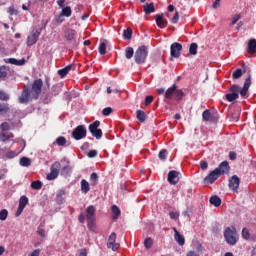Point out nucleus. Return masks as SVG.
Instances as JSON below:
<instances>
[{"mask_svg": "<svg viewBox=\"0 0 256 256\" xmlns=\"http://www.w3.org/2000/svg\"><path fill=\"white\" fill-rule=\"evenodd\" d=\"M242 76H243V70H241V68L236 69L232 74L233 79H240V77Z\"/></svg>", "mask_w": 256, "mask_h": 256, "instance_id": "obj_42", "label": "nucleus"}, {"mask_svg": "<svg viewBox=\"0 0 256 256\" xmlns=\"http://www.w3.org/2000/svg\"><path fill=\"white\" fill-rule=\"evenodd\" d=\"M13 137V133L5 131L0 134V141H8V139H11Z\"/></svg>", "mask_w": 256, "mask_h": 256, "instance_id": "obj_34", "label": "nucleus"}, {"mask_svg": "<svg viewBox=\"0 0 256 256\" xmlns=\"http://www.w3.org/2000/svg\"><path fill=\"white\" fill-rule=\"evenodd\" d=\"M9 111V106L5 104H0V115L3 113H7Z\"/></svg>", "mask_w": 256, "mask_h": 256, "instance_id": "obj_57", "label": "nucleus"}, {"mask_svg": "<svg viewBox=\"0 0 256 256\" xmlns=\"http://www.w3.org/2000/svg\"><path fill=\"white\" fill-rule=\"evenodd\" d=\"M153 103V96H147L145 98V105H151Z\"/></svg>", "mask_w": 256, "mask_h": 256, "instance_id": "obj_61", "label": "nucleus"}, {"mask_svg": "<svg viewBox=\"0 0 256 256\" xmlns=\"http://www.w3.org/2000/svg\"><path fill=\"white\" fill-rule=\"evenodd\" d=\"M200 167L202 171H205L209 168V163H207L205 160H202L200 161Z\"/></svg>", "mask_w": 256, "mask_h": 256, "instance_id": "obj_56", "label": "nucleus"}, {"mask_svg": "<svg viewBox=\"0 0 256 256\" xmlns=\"http://www.w3.org/2000/svg\"><path fill=\"white\" fill-rule=\"evenodd\" d=\"M112 211V219H119V215H121V210L116 205H113L111 208Z\"/></svg>", "mask_w": 256, "mask_h": 256, "instance_id": "obj_31", "label": "nucleus"}, {"mask_svg": "<svg viewBox=\"0 0 256 256\" xmlns=\"http://www.w3.org/2000/svg\"><path fill=\"white\" fill-rule=\"evenodd\" d=\"M185 96V92H183V90L181 89H175L174 91V101H181V99H183V97Z\"/></svg>", "mask_w": 256, "mask_h": 256, "instance_id": "obj_30", "label": "nucleus"}, {"mask_svg": "<svg viewBox=\"0 0 256 256\" xmlns=\"http://www.w3.org/2000/svg\"><path fill=\"white\" fill-rule=\"evenodd\" d=\"M56 144L59 147H65V145H67V139L63 136H60L56 139Z\"/></svg>", "mask_w": 256, "mask_h": 256, "instance_id": "obj_39", "label": "nucleus"}, {"mask_svg": "<svg viewBox=\"0 0 256 256\" xmlns=\"http://www.w3.org/2000/svg\"><path fill=\"white\" fill-rule=\"evenodd\" d=\"M171 23L177 24L179 23V12L176 10L174 16L171 18Z\"/></svg>", "mask_w": 256, "mask_h": 256, "instance_id": "obj_54", "label": "nucleus"}, {"mask_svg": "<svg viewBox=\"0 0 256 256\" xmlns=\"http://www.w3.org/2000/svg\"><path fill=\"white\" fill-rule=\"evenodd\" d=\"M8 73L5 66H0V79H6Z\"/></svg>", "mask_w": 256, "mask_h": 256, "instance_id": "obj_47", "label": "nucleus"}, {"mask_svg": "<svg viewBox=\"0 0 256 256\" xmlns=\"http://www.w3.org/2000/svg\"><path fill=\"white\" fill-rule=\"evenodd\" d=\"M158 157H159L160 161H165L167 159V149H162L159 152Z\"/></svg>", "mask_w": 256, "mask_h": 256, "instance_id": "obj_45", "label": "nucleus"}, {"mask_svg": "<svg viewBox=\"0 0 256 256\" xmlns=\"http://www.w3.org/2000/svg\"><path fill=\"white\" fill-rule=\"evenodd\" d=\"M33 99L35 98H33V94L29 87L24 86L21 95L18 98V102L21 105H28V103H31L33 101Z\"/></svg>", "mask_w": 256, "mask_h": 256, "instance_id": "obj_4", "label": "nucleus"}, {"mask_svg": "<svg viewBox=\"0 0 256 256\" xmlns=\"http://www.w3.org/2000/svg\"><path fill=\"white\" fill-rule=\"evenodd\" d=\"M224 239L228 245H237L239 241L237 228H235V226L226 227L224 230Z\"/></svg>", "mask_w": 256, "mask_h": 256, "instance_id": "obj_1", "label": "nucleus"}, {"mask_svg": "<svg viewBox=\"0 0 256 256\" xmlns=\"http://www.w3.org/2000/svg\"><path fill=\"white\" fill-rule=\"evenodd\" d=\"M147 55H149V48L143 45L140 46L134 54V60L137 65H143L147 61Z\"/></svg>", "mask_w": 256, "mask_h": 256, "instance_id": "obj_2", "label": "nucleus"}, {"mask_svg": "<svg viewBox=\"0 0 256 256\" xmlns=\"http://www.w3.org/2000/svg\"><path fill=\"white\" fill-rule=\"evenodd\" d=\"M111 113H113V108L111 107H106L102 110V115H104V117H109Z\"/></svg>", "mask_w": 256, "mask_h": 256, "instance_id": "obj_48", "label": "nucleus"}, {"mask_svg": "<svg viewBox=\"0 0 256 256\" xmlns=\"http://www.w3.org/2000/svg\"><path fill=\"white\" fill-rule=\"evenodd\" d=\"M174 231V239L182 247V245H185V237L181 235V233L177 230L176 227H173Z\"/></svg>", "mask_w": 256, "mask_h": 256, "instance_id": "obj_18", "label": "nucleus"}, {"mask_svg": "<svg viewBox=\"0 0 256 256\" xmlns=\"http://www.w3.org/2000/svg\"><path fill=\"white\" fill-rule=\"evenodd\" d=\"M73 15V11L71 10V6H64L60 13V17H71Z\"/></svg>", "mask_w": 256, "mask_h": 256, "instance_id": "obj_25", "label": "nucleus"}, {"mask_svg": "<svg viewBox=\"0 0 256 256\" xmlns=\"http://www.w3.org/2000/svg\"><path fill=\"white\" fill-rule=\"evenodd\" d=\"M90 180L92 181L91 182V185L93 186V187H95V185H97V181L99 180V176L97 175V173H92L91 175H90Z\"/></svg>", "mask_w": 256, "mask_h": 256, "instance_id": "obj_43", "label": "nucleus"}, {"mask_svg": "<svg viewBox=\"0 0 256 256\" xmlns=\"http://www.w3.org/2000/svg\"><path fill=\"white\" fill-rule=\"evenodd\" d=\"M117 234L112 232L108 238L107 247L112 249V251H117L121 247V244L117 243Z\"/></svg>", "mask_w": 256, "mask_h": 256, "instance_id": "obj_12", "label": "nucleus"}, {"mask_svg": "<svg viewBox=\"0 0 256 256\" xmlns=\"http://www.w3.org/2000/svg\"><path fill=\"white\" fill-rule=\"evenodd\" d=\"M136 117L138 121H140V123H145V121H147V114L145 113V111L137 110Z\"/></svg>", "mask_w": 256, "mask_h": 256, "instance_id": "obj_26", "label": "nucleus"}, {"mask_svg": "<svg viewBox=\"0 0 256 256\" xmlns=\"http://www.w3.org/2000/svg\"><path fill=\"white\" fill-rule=\"evenodd\" d=\"M0 101H9V94L0 90Z\"/></svg>", "mask_w": 256, "mask_h": 256, "instance_id": "obj_51", "label": "nucleus"}, {"mask_svg": "<svg viewBox=\"0 0 256 256\" xmlns=\"http://www.w3.org/2000/svg\"><path fill=\"white\" fill-rule=\"evenodd\" d=\"M215 170L221 177V175L229 174V171H231V166H229V162L223 161L217 168H215Z\"/></svg>", "mask_w": 256, "mask_h": 256, "instance_id": "obj_13", "label": "nucleus"}, {"mask_svg": "<svg viewBox=\"0 0 256 256\" xmlns=\"http://www.w3.org/2000/svg\"><path fill=\"white\" fill-rule=\"evenodd\" d=\"M133 55H135V50H133V47H127L125 49L126 59H133Z\"/></svg>", "mask_w": 256, "mask_h": 256, "instance_id": "obj_36", "label": "nucleus"}, {"mask_svg": "<svg viewBox=\"0 0 256 256\" xmlns=\"http://www.w3.org/2000/svg\"><path fill=\"white\" fill-rule=\"evenodd\" d=\"M240 19H241V15L236 14L235 16H233L231 24L236 25L237 21H239Z\"/></svg>", "mask_w": 256, "mask_h": 256, "instance_id": "obj_60", "label": "nucleus"}, {"mask_svg": "<svg viewBox=\"0 0 256 256\" xmlns=\"http://www.w3.org/2000/svg\"><path fill=\"white\" fill-rule=\"evenodd\" d=\"M78 256H87V249L85 248L80 249Z\"/></svg>", "mask_w": 256, "mask_h": 256, "instance_id": "obj_64", "label": "nucleus"}, {"mask_svg": "<svg viewBox=\"0 0 256 256\" xmlns=\"http://www.w3.org/2000/svg\"><path fill=\"white\" fill-rule=\"evenodd\" d=\"M72 137L75 139V141L85 139V137H87V128H85V125L77 126L72 132Z\"/></svg>", "mask_w": 256, "mask_h": 256, "instance_id": "obj_8", "label": "nucleus"}, {"mask_svg": "<svg viewBox=\"0 0 256 256\" xmlns=\"http://www.w3.org/2000/svg\"><path fill=\"white\" fill-rule=\"evenodd\" d=\"M7 63H10V65H18V66H21V65H25L26 63V60L25 58H22L21 60H17L15 58H9L7 60Z\"/></svg>", "mask_w": 256, "mask_h": 256, "instance_id": "obj_28", "label": "nucleus"}, {"mask_svg": "<svg viewBox=\"0 0 256 256\" xmlns=\"http://www.w3.org/2000/svg\"><path fill=\"white\" fill-rule=\"evenodd\" d=\"M21 167H29L31 166V159L28 157H22L19 161Z\"/></svg>", "mask_w": 256, "mask_h": 256, "instance_id": "obj_35", "label": "nucleus"}, {"mask_svg": "<svg viewBox=\"0 0 256 256\" xmlns=\"http://www.w3.org/2000/svg\"><path fill=\"white\" fill-rule=\"evenodd\" d=\"M123 37L127 41H131V39L133 37V29H131V28L125 29L124 32H123Z\"/></svg>", "mask_w": 256, "mask_h": 256, "instance_id": "obj_32", "label": "nucleus"}, {"mask_svg": "<svg viewBox=\"0 0 256 256\" xmlns=\"http://www.w3.org/2000/svg\"><path fill=\"white\" fill-rule=\"evenodd\" d=\"M97 155H98L97 150H90L87 153V157H89V159H93V158L97 157Z\"/></svg>", "mask_w": 256, "mask_h": 256, "instance_id": "obj_55", "label": "nucleus"}, {"mask_svg": "<svg viewBox=\"0 0 256 256\" xmlns=\"http://www.w3.org/2000/svg\"><path fill=\"white\" fill-rule=\"evenodd\" d=\"M239 185H241V179L237 175H233L229 179L228 187L233 191V193H238L239 192Z\"/></svg>", "mask_w": 256, "mask_h": 256, "instance_id": "obj_11", "label": "nucleus"}, {"mask_svg": "<svg viewBox=\"0 0 256 256\" xmlns=\"http://www.w3.org/2000/svg\"><path fill=\"white\" fill-rule=\"evenodd\" d=\"M75 35H77V32L72 28H68L65 31L64 37L66 41H73L75 39Z\"/></svg>", "mask_w": 256, "mask_h": 256, "instance_id": "obj_21", "label": "nucleus"}, {"mask_svg": "<svg viewBox=\"0 0 256 256\" xmlns=\"http://www.w3.org/2000/svg\"><path fill=\"white\" fill-rule=\"evenodd\" d=\"M41 31H42V29L39 28L35 32H33L31 36H28V38H27V46L28 47H31V46L35 45V43H37V41L39 39V35H41Z\"/></svg>", "mask_w": 256, "mask_h": 256, "instance_id": "obj_16", "label": "nucleus"}, {"mask_svg": "<svg viewBox=\"0 0 256 256\" xmlns=\"http://www.w3.org/2000/svg\"><path fill=\"white\" fill-rule=\"evenodd\" d=\"M52 95H59V86L54 85V87H52Z\"/></svg>", "mask_w": 256, "mask_h": 256, "instance_id": "obj_63", "label": "nucleus"}, {"mask_svg": "<svg viewBox=\"0 0 256 256\" xmlns=\"http://www.w3.org/2000/svg\"><path fill=\"white\" fill-rule=\"evenodd\" d=\"M145 15H151V13H155V5L152 3H146L143 6Z\"/></svg>", "mask_w": 256, "mask_h": 256, "instance_id": "obj_23", "label": "nucleus"}, {"mask_svg": "<svg viewBox=\"0 0 256 256\" xmlns=\"http://www.w3.org/2000/svg\"><path fill=\"white\" fill-rule=\"evenodd\" d=\"M32 189H35L36 191H39L43 187V182L41 180H35L31 183Z\"/></svg>", "mask_w": 256, "mask_h": 256, "instance_id": "obj_38", "label": "nucleus"}, {"mask_svg": "<svg viewBox=\"0 0 256 256\" xmlns=\"http://www.w3.org/2000/svg\"><path fill=\"white\" fill-rule=\"evenodd\" d=\"M8 13L9 15H19V11H17V9H15L13 6L9 7Z\"/></svg>", "mask_w": 256, "mask_h": 256, "instance_id": "obj_58", "label": "nucleus"}, {"mask_svg": "<svg viewBox=\"0 0 256 256\" xmlns=\"http://www.w3.org/2000/svg\"><path fill=\"white\" fill-rule=\"evenodd\" d=\"M41 91H43V80H41V78H38L33 81L30 89V93H32L33 99H39Z\"/></svg>", "mask_w": 256, "mask_h": 256, "instance_id": "obj_5", "label": "nucleus"}, {"mask_svg": "<svg viewBox=\"0 0 256 256\" xmlns=\"http://www.w3.org/2000/svg\"><path fill=\"white\" fill-rule=\"evenodd\" d=\"M98 51L100 55H105L107 53V44L105 42L100 43Z\"/></svg>", "mask_w": 256, "mask_h": 256, "instance_id": "obj_41", "label": "nucleus"}, {"mask_svg": "<svg viewBox=\"0 0 256 256\" xmlns=\"http://www.w3.org/2000/svg\"><path fill=\"white\" fill-rule=\"evenodd\" d=\"M178 88L177 84H173L170 88H168L164 94L165 99H173L175 95V90Z\"/></svg>", "mask_w": 256, "mask_h": 256, "instance_id": "obj_20", "label": "nucleus"}, {"mask_svg": "<svg viewBox=\"0 0 256 256\" xmlns=\"http://www.w3.org/2000/svg\"><path fill=\"white\" fill-rule=\"evenodd\" d=\"M67 72L65 70V68H62L60 70H58V75L63 79V77H66L67 76Z\"/></svg>", "mask_w": 256, "mask_h": 256, "instance_id": "obj_59", "label": "nucleus"}, {"mask_svg": "<svg viewBox=\"0 0 256 256\" xmlns=\"http://www.w3.org/2000/svg\"><path fill=\"white\" fill-rule=\"evenodd\" d=\"M100 126L101 122L99 120L94 121L88 126L92 137H95V139H101V137H103V130L99 129Z\"/></svg>", "mask_w": 256, "mask_h": 256, "instance_id": "obj_6", "label": "nucleus"}, {"mask_svg": "<svg viewBox=\"0 0 256 256\" xmlns=\"http://www.w3.org/2000/svg\"><path fill=\"white\" fill-rule=\"evenodd\" d=\"M17 155H19V153H17L16 151H8L6 153L7 159H15V157H17Z\"/></svg>", "mask_w": 256, "mask_h": 256, "instance_id": "obj_49", "label": "nucleus"}, {"mask_svg": "<svg viewBox=\"0 0 256 256\" xmlns=\"http://www.w3.org/2000/svg\"><path fill=\"white\" fill-rule=\"evenodd\" d=\"M170 219H174L176 221V219H179V213L177 212H170L169 213Z\"/></svg>", "mask_w": 256, "mask_h": 256, "instance_id": "obj_62", "label": "nucleus"}, {"mask_svg": "<svg viewBox=\"0 0 256 256\" xmlns=\"http://www.w3.org/2000/svg\"><path fill=\"white\" fill-rule=\"evenodd\" d=\"M242 237L246 241L249 240L250 234H249V230L247 228L242 229Z\"/></svg>", "mask_w": 256, "mask_h": 256, "instance_id": "obj_52", "label": "nucleus"}, {"mask_svg": "<svg viewBox=\"0 0 256 256\" xmlns=\"http://www.w3.org/2000/svg\"><path fill=\"white\" fill-rule=\"evenodd\" d=\"M198 48H199V46L197 45V43H191V44H190V47H189V53H190V55H196Z\"/></svg>", "mask_w": 256, "mask_h": 256, "instance_id": "obj_40", "label": "nucleus"}, {"mask_svg": "<svg viewBox=\"0 0 256 256\" xmlns=\"http://www.w3.org/2000/svg\"><path fill=\"white\" fill-rule=\"evenodd\" d=\"M243 87L246 89H249V87H251V74H249L248 77L245 79Z\"/></svg>", "mask_w": 256, "mask_h": 256, "instance_id": "obj_53", "label": "nucleus"}, {"mask_svg": "<svg viewBox=\"0 0 256 256\" xmlns=\"http://www.w3.org/2000/svg\"><path fill=\"white\" fill-rule=\"evenodd\" d=\"M230 93L225 95L226 100L229 101V103H233V101H237L239 99V86L237 85H231L229 87Z\"/></svg>", "mask_w": 256, "mask_h": 256, "instance_id": "obj_9", "label": "nucleus"}, {"mask_svg": "<svg viewBox=\"0 0 256 256\" xmlns=\"http://www.w3.org/2000/svg\"><path fill=\"white\" fill-rule=\"evenodd\" d=\"M144 247H146V249H151L153 247V239L146 238L144 240Z\"/></svg>", "mask_w": 256, "mask_h": 256, "instance_id": "obj_46", "label": "nucleus"}, {"mask_svg": "<svg viewBox=\"0 0 256 256\" xmlns=\"http://www.w3.org/2000/svg\"><path fill=\"white\" fill-rule=\"evenodd\" d=\"M238 90H239L241 97H246L247 93L249 92V88H245V87L241 88L238 86Z\"/></svg>", "mask_w": 256, "mask_h": 256, "instance_id": "obj_50", "label": "nucleus"}, {"mask_svg": "<svg viewBox=\"0 0 256 256\" xmlns=\"http://www.w3.org/2000/svg\"><path fill=\"white\" fill-rule=\"evenodd\" d=\"M202 119L204 121H213V114H211V110H205L202 113Z\"/></svg>", "mask_w": 256, "mask_h": 256, "instance_id": "obj_33", "label": "nucleus"}, {"mask_svg": "<svg viewBox=\"0 0 256 256\" xmlns=\"http://www.w3.org/2000/svg\"><path fill=\"white\" fill-rule=\"evenodd\" d=\"M65 190H58L57 195H56V203L58 205H62L63 201H65Z\"/></svg>", "mask_w": 256, "mask_h": 256, "instance_id": "obj_29", "label": "nucleus"}, {"mask_svg": "<svg viewBox=\"0 0 256 256\" xmlns=\"http://www.w3.org/2000/svg\"><path fill=\"white\" fill-rule=\"evenodd\" d=\"M80 185H81V191L85 195H87V193L89 191H91V186L89 185V182H87V180L82 179L81 182H80Z\"/></svg>", "mask_w": 256, "mask_h": 256, "instance_id": "obj_24", "label": "nucleus"}, {"mask_svg": "<svg viewBox=\"0 0 256 256\" xmlns=\"http://www.w3.org/2000/svg\"><path fill=\"white\" fill-rule=\"evenodd\" d=\"M168 182L170 185H177L179 183V172L176 170H171L168 173Z\"/></svg>", "mask_w": 256, "mask_h": 256, "instance_id": "obj_17", "label": "nucleus"}, {"mask_svg": "<svg viewBox=\"0 0 256 256\" xmlns=\"http://www.w3.org/2000/svg\"><path fill=\"white\" fill-rule=\"evenodd\" d=\"M209 203L210 205H214V207H221V198H219L217 195H214L210 197Z\"/></svg>", "mask_w": 256, "mask_h": 256, "instance_id": "obj_27", "label": "nucleus"}, {"mask_svg": "<svg viewBox=\"0 0 256 256\" xmlns=\"http://www.w3.org/2000/svg\"><path fill=\"white\" fill-rule=\"evenodd\" d=\"M7 217H9V211L3 209L0 211V221H6Z\"/></svg>", "mask_w": 256, "mask_h": 256, "instance_id": "obj_44", "label": "nucleus"}, {"mask_svg": "<svg viewBox=\"0 0 256 256\" xmlns=\"http://www.w3.org/2000/svg\"><path fill=\"white\" fill-rule=\"evenodd\" d=\"M97 209L95 206L90 205L86 208V219L88 229H93L95 227Z\"/></svg>", "mask_w": 256, "mask_h": 256, "instance_id": "obj_3", "label": "nucleus"}, {"mask_svg": "<svg viewBox=\"0 0 256 256\" xmlns=\"http://www.w3.org/2000/svg\"><path fill=\"white\" fill-rule=\"evenodd\" d=\"M28 204H29V198H27V196H22L19 199V205L15 213V217H19L21 213H23V210L25 209V207H27Z\"/></svg>", "mask_w": 256, "mask_h": 256, "instance_id": "obj_14", "label": "nucleus"}, {"mask_svg": "<svg viewBox=\"0 0 256 256\" xmlns=\"http://www.w3.org/2000/svg\"><path fill=\"white\" fill-rule=\"evenodd\" d=\"M181 51H183V45L179 42H174L170 46V55L174 59H179L181 57Z\"/></svg>", "mask_w": 256, "mask_h": 256, "instance_id": "obj_10", "label": "nucleus"}, {"mask_svg": "<svg viewBox=\"0 0 256 256\" xmlns=\"http://www.w3.org/2000/svg\"><path fill=\"white\" fill-rule=\"evenodd\" d=\"M72 172L73 167H71L70 165L64 166L62 168V175H64L65 177H69V175H71Z\"/></svg>", "mask_w": 256, "mask_h": 256, "instance_id": "obj_37", "label": "nucleus"}, {"mask_svg": "<svg viewBox=\"0 0 256 256\" xmlns=\"http://www.w3.org/2000/svg\"><path fill=\"white\" fill-rule=\"evenodd\" d=\"M248 53L251 55L256 53V39L252 38L248 41V48H247Z\"/></svg>", "mask_w": 256, "mask_h": 256, "instance_id": "obj_22", "label": "nucleus"}, {"mask_svg": "<svg viewBox=\"0 0 256 256\" xmlns=\"http://www.w3.org/2000/svg\"><path fill=\"white\" fill-rule=\"evenodd\" d=\"M156 19V25L160 28V29H165V27H167V20H165L163 18V14H157L155 16Z\"/></svg>", "mask_w": 256, "mask_h": 256, "instance_id": "obj_19", "label": "nucleus"}, {"mask_svg": "<svg viewBox=\"0 0 256 256\" xmlns=\"http://www.w3.org/2000/svg\"><path fill=\"white\" fill-rule=\"evenodd\" d=\"M220 175L216 170L214 169L211 171L205 178L204 183H207L208 185H213L219 179Z\"/></svg>", "mask_w": 256, "mask_h": 256, "instance_id": "obj_15", "label": "nucleus"}, {"mask_svg": "<svg viewBox=\"0 0 256 256\" xmlns=\"http://www.w3.org/2000/svg\"><path fill=\"white\" fill-rule=\"evenodd\" d=\"M61 169V163L56 161L50 167V173L47 174L46 179L48 181H55L59 177V170Z\"/></svg>", "mask_w": 256, "mask_h": 256, "instance_id": "obj_7", "label": "nucleus"}]
</instances>
